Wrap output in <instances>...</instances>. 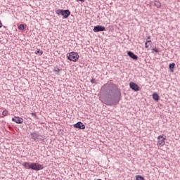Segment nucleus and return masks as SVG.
<instances>
[{
    "mask_svg": "<svg viewBox=\"0 0 180 180\" xmlns=\"http://www.w3.org/2000/svg\"><path fill=\"white\" fill-rule=\"evenodd\" d=\"M30 168L34 171H40L43 169L44 167H43V165L39 163L33 162V163H31Z\"/></svg>",
    "mask_w": 180,
    "mask_h": 180,
    "instance_id": "39448f33",
    "label": "nucleus"
},
{
    "mask_svg": "<svg viewBox=\"0 0 180 180\" xmlns=\"http://www.w3.org/2000/svg\"><path fill=\"white\" fill-rule=\"evenodd\" d=\"M60 71H61V69H60L58 68H55V69H54L55 72H60Z\"/></svg>",
    "mask_w": 180,
    "mask_h": 180,
    "instance_id": "412c9836",
    "label": "nucleus"
},
{
    "mask_svg": "<svg viewBox=\"0 0 180 180\" xmlns=\"http://www.w3.org/2000/svg\"><path fill=\"white\" fill-rule=\"evenodd\" d=\"M75 129H79L80 130H85V124L82 122H78L77 123L73 124Z\"/></svg>",
    "mask_w": 180,
    "mask_h": 180,
    "instance_id": "6e6552de",
    "label": "nucleus"
},
{
    "mask_svg": "<svg viewBox=\"0 0 180 180\" xmlns=\"http://www.w3.org/2000/svg\"><path fill=\"white\" fill-rule=\"evenodd\" d=\"M22 167L26 168V169H31L30 167H32V163L30 162H25L24 163L22 164Z\"/></svg>",
    "mask_w": 180,
    "mask_h": 180,
    "instance_id": "f8f14e48",
    "label": "nucleus"
},
{
    "mask_svg": "<svg viewBox=\"0 0 180 180\" xmlns=\"http://www.w3.org/2000/svg\"><path fill=\"white\" fill-rule=\"evenodd\" d=\"M56 14L62 15V16H63V19H67L70 16V15H71V11H70V10L58 9L56 11Z\"/></svg>",
    "mask_w": 180,
    "mask_h": 180,
    "instance_id": "7ed1b4c3",
    "label": "nucleus"
},
{
    "mask_svg": "<svg viewBox=\"0 0 180 180\" xmlns=\"http://www.w3.org/2000/svg\"><path fill=\"white\" fill-rule=\"evenodd\" d=\"M78 58H79V55L77 52H71L68 54V60H70V61H73L75 63V61H78Z\"/></svg>",
    "mask_w": 180,
    "mask_h": 180,
    "instance_id": "20e7f679",
    "label": "nucleus"
},
{
    "mask_svg": "<svg viewBox=\"0 0 180 180\" xmlns=\"http://www.w3.org/2000/svg\"><path fill=\"white\" fill-rule=\"evenodd\" d=\"M2 115L3 116H8V111L6 110H4Z\"/></svg>",
    "mask_w": 180,
    "mask_h": 180,
    "instance_id": "aec40b11",
    "label": "nucleus"
},
{
    "mask_svg": "<svg viewBox=\"0 0 180 180\" xmlns=\"http://www.w3.org/2000/svg\"><path fill=\"white\" fill-rule=\"evenodd\" d=\"M148 39H151V37H148Z\"/></svg>",
    "mask_w": 180,
    "mask_h": 180,
    "instance_id": "cd10ccee",
    "label": "nucleus"
},
{
    "mask_svg": "<svg viewBox=\"0 0 180 180\" xmlns=\"http://www.w3.org/2000/svg\"><path fill=\"white\" fill-rule=\"evenodd\" d=\"M101 92L107 96L104 103L108 106H112L115 103H119L122 96V91L119 86L114 83L105 84L101 89Z\"/></svg>",
    "mask_w": 180,
    "mask_h": 180,
    "instance_id": "f257e3e1",
    "label": "nucleus"
},
{
    "mask_svg": "<svg viewBox=\"0 0 180 180\" xmlns=\"http://www.w3.org/2000/svg\"><path fill=\"white\" fill-rule=\"evenodd\" d=\"M31 115L32 116V117H33L34 119H36V117H37V115H36V113H34V112H32V113H31Z\"/></svg>",
    "mask_w": 180,
    "mask_h": 180,
    "instance_id": "4be33fe9",
    "label": "nucleus"
},
{
    "mask_svg": "<svg viewBox=\"0 0 180 180\" xmlns=\"http://www.w3.org/2000/svg\"><path fill=\"white\" fill-rule=\"evenodd\" d=\"M151 46V40H148L145 43V47L146 49H148Z\"/></svg>",
    "mask_w": 180,
    "mask_h": 180,
    "instance_id": "2eb2a0df",
    "label": "nucleus"
},
{
    "mask_svg": "<svg viewBox=\"0 0 180 180\" xmlns=\"http://www.w3.org/2000/svg\"><path fill=\"white\" fill-rule=\"evenodd\" d=\"M29 137H31L34 141H43V140H44V136L43 135H40L38 132L31 133Z\"/></svg>",
    "mask_w": 180,
    "mask_h": 180,
    "instance_id": "f03ea898",
    "label": "nucleus"
},
{
    "mask_svg": "<svg viewBox=\"0 0 180 180\" xmlns=\"http://www.w3.org/2000/svg\"><path fill=\"white\" fill-rule=\"evenodd\" d=\"M129 87L131 88V89H132V91H134V92H137L138 91H140V86H139L137 84L133 82H131L129 83Z\"/></svg>",
    "mask_w": 180,
    "mask_h": 180,
    "instance_id": "0eeeda50",
    "label": "nucleus"
},
{
    "mask_svg": "<svg viewBox=\"0 0 180 180\" xmlns=\"http://www.w3.org/2000/svg\"><path fill=\"white\" fill-rule=\"evenodd\" d=\"M91 84H96V80L94 78H93L91 79Z\"/></svg>",
    "mask_w": 180,
    "mask_h": 180,
    "instance_id": "5701e85b",
    "label": "nucleus"
},
{
    "mask_svg": "<svg viewBox=\"0 0 180 180\" xmlns=\"http://www.w3.org/2000/svg\"><path fill=\"white\" fill-rule=\"evenodd\" d=\"M93 30L95 33H98V32H105L106 28L102 25H97L94 27Z\"/></svg>",
    "mask_w": 180,
    "mask_h": 180,
    "instance_id": "1a4fd4ad",
    "label": "nucleus"
},
{
    "mask_svg": "<svg viewBox=\"0 0 180 180\" xmlns=\"http://www.w3.org/2000/svg\"><path fill=\"white\" fill-rule=\"evenodd\" d=\"M136 180H146V179L143 177V176L136 175Z\"/></svg>",
    "mask_w": 180,
    "mask_h": 180,
    "instance_id": "f3484780",
    "label": "nucleus"
},
{
    "mask_svg": "<svg viewBox=\"0 0 180 180\" xmlns=\"http://www.w3.org/2000/svg\"><path fill=\"white\" fill-rule=\"evenodd\" d=\"M18 29H19V30H25V25L20 24V25L18 26Z\"/></svg>",
    "mask_w": 180,
    "mask_h": 180,
    "instance_id": "a211bd4d",
    "label": "nucleus"
},
{
    "mask_svg": "<svg viewBox=\"0 0 180 180\" xmlns=\"http://www.w3.org/2000/svg\"><path fill=\"white\" fill-rule=\"evenodd\" d=\"M165 145V137L164 138V135H160L158 137V146H162Z\"/></svg>",
    "mask_w": 180,
    "mask_h": 180,
    "instance_id": "423d86ee",
    "label": "nucleus"
},
{
    "mask_svg": "<svg viewBox=\"0 0 180 180\" xmlns=\"http://www.w3.org/2000/svg\"><path fill=\"white\" fill-rule=\"evenodd\" d=\"M153 98L154 99V101H158L160 99V96H158V94L154 93L153 94Z\"/></svg>",
    "mask_w": 180,
    "mask_h": 180,
    "instance_id": "4468645a",
    "label": "nucleus"
},
{
    "mask_svg": "<svg viewBox=\"0 0 180 180\" xmlns=\"http://www.w3.org/2000/svg\"><path fill=\"white\" fill-rule=\"evenodd\" d=\"M12 121L15 122L18 124H22V123L23 122V119L20 117H14L12 118Z\"/></svg>",
    "mask_w": 180,
    "mask_h": 180,
    "instance_id": "9d476101",
    "label": "nucleus"
},
{
    "mask_svg": "<svg viewBox=\"0 0 180 180\" xmlns=\"http://www.w3.org/2000/svg\"><path fill=\"white\" fill-rule=\"evenodd\" d=\"M2 27V22H0V28Z\"/></svg>",
    "mask_w": 180,
    "mask_h": 180,
    "instance_id": "a878e982",
    "label": "nucleus"
},
{
    "mask_svg": "<svg viewBox=\"0 0 180 180\" xmlns=\"http://www.w3.org/2000/svg\"><path fill=\"white\" fill-rule=\"evenodd\" d=\"M127 54L129 56V57H130V58H132V60H139V56H137V55L134 54V53H133L132 51H128Z\"/></svg>",
    "mask_w": 180,
    "mask_h": 180,
    "instance_id": "9b49d317",
    "label": "nucleus"
},
{
    "mask_svg": "<svg viewBox=\"0 0 180 180\" xmlns=\"http://www.w3.org/2000/svg\"><path fill=\"white\" fill-rule=\"evenodd\" d=\"M153 51H155V53H159L158 49H156V48H153Z\"/></svg>",
    "mask_w": 180,
    "mask_h": 180,
    "instance_id": "b1692460",
    "label": "nucleus"
},
{
    "mask_svg": "<svg viewBox=\"0 0 180 180\" xmlns=\"http://www.w3.org/2000/svg\"><path fill=\"white\" fill-rule=\"evenodd\" d=\"M77 2H85V0H76Z\"/></svg>",
    "mask_w": 180,
    "mask_h": 180,
    "instance_id": "393cba45",
    "label": "nucleus"
},
{
    "mask_svg": "<svg viewBox=\"0 0 180 180\" xmlns=\"http://www.w3.org/2000/svg\"><path fill=\"white\" fill-rule=\"evenodd\" d=\"M169 68L172 71V72H174V68H175V63H172L169 65Z\"/></svg>",
    "mask_w": 180,
    "mask_h": 180,
    "instance_id": "ddd939ff",
    "label": "nucleus"
},
{
    "mask_svg": "<svg viewBox=\"0 0 180 180\" xmlns=\"http://www.w3.org/2000/svg\"><path fill=\"white\" fill-rule=\"evenodd\" d=\"M56 75H60V74H58V73H56Z\"/></svg>",
    "mask_w": 180,
    "mask_h": 180,
    "instance_id": "bb28decb",
    "label": "nucleus"
},
{
    "mask_svg": "<svg viewBox=\"0 0 180 180\" xmlns=\"http://www.w3.org/2000/svg\"><path fill=\"white\" fill-rule=\"evenodd\" d=\"M154 6H157L158 8H161V3L160 1H155L154 3Z\"/></svg>",
    "mask_w": 180,
    "mask_h": 180,
    "instance_id": "dca6fc26",
    "label": "nucleus"
},
{
    "mask_svg": "<svg viewBox=\"0 0 180 180\" xmlns=\"http://www.w3.org/2000/svg\"><path fill=\"white\" fill-rule=\"evenodd\" d=\"M35 53L36 54H39V56H41V54H43V51L37 50Z\"/></svg>",
    "mask_w": 180,
    "mask_h": 180,
    "instance_id": "6ab92c4d",
    "label": "nucleus"
}]
</instances>
